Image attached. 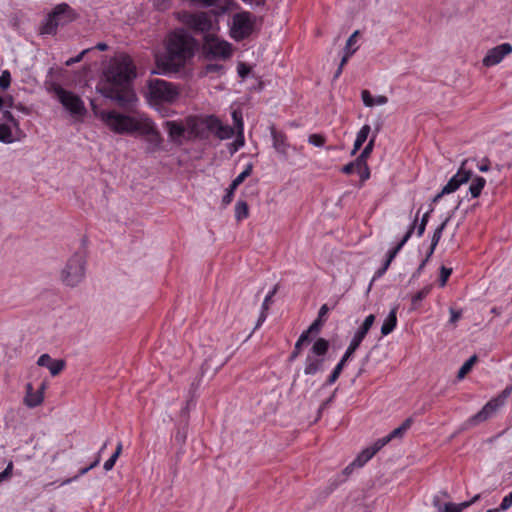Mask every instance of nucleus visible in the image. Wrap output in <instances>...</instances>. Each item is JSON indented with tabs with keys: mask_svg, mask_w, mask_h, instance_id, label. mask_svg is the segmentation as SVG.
Listing matches in <instances>:
<instances>
[{
	"mask_svg": "<svg viewBox=\"0 0 512 512\" xmlns=\"http://www.w3.org/2000/svg\"><path fill=\"white\" fill-rule=\"evenodd\" d=\"M136 68L132 59L125 54L113 57L103 69L97 90L104 97L115 101L119 106L132 108L138 98L132 88Z\"/></svg>",
	"mask_w": 512,
	"mask_h": 512,
	"instance_id": "1",
	"label": "nucleus"
},
{
	"mask_svg": "<svg viewBox=\"0 0 512 512\" xmlns=\"http://www.w3.org/2000/svg\"><path fill=\"white\" fill-rule=\"evenodd\" d=\"M95 117L110 131L120 135L139 134L149 137V150L156 151L162 144L156 124L145 114H125L117 110L93 107Z\"/></svg>",
	"mask_w": 512,
	"mask_h": 512,
	"instance_id": "2",
	"label": "nucleus"
},
{
	"mask_svg": "<svg viewBox=\"0 0 512 512\" xmlns=\"http://www.w3.org/2000/svg\"><path fill=\"white\" fill-rule=\"evenodd\" d=\"M165 53L155 55L156 69L159 75H171L179 72L193 57L194 40L184 31L175 30L165 40Z\"/></svg>",
	"mask_w": 512,
	"mask_h": 512,
	"instance_id": "3",
	"label": "nucleus"
},
{
	"mask_svg": "<svg viewBox=\"0 0 512 512\" xmlns=\"http://www.w3.org/2000/svg\"><path fill=\"white\" fill-rule=\"evenodd\" d=\"M86 276V258L81 252L73 253L59 272V280L67 287H77Z\"/></svg>",
	"mask_w": 512,
	"mask_h": 512,
	"instance_id": "4",
	"label": "nucleus"
},
{
	"mask_svg": "<svg viewBox=\"0 0 512 512\" xmlns=\"http://www.w3.org/2000/svg\"><path fill=\"white\" fill-rule=\"evenodd\" d=\"M49 92L62 105L63 109L74 121H82L86 115V107L82 98L76 93L64 89L58 84H53Z\"/></svg>",
	"mask_w": 512,
	"mask_h": 512,
	"instance_id": "5",
	"label": "nucleus"
},
{
	"mask_svg": "<svg viewBox=\"0 0 512 512\" xmlns=\"http://www.w3.org/2000/svg\"><path fill=\"white\" fill-rule=\"evenodd\" d=\"M180 95L179 89L173 83L161 79L149 81L147 98L152 106L160 103H173Z\"/></svg>",
	"mask_w": 512,
	"mask_h": 512,
	"instance_id": "6",
	"label": "nucleus"
},
{
	"mask_svg": "<svg viewBox=\"0 0 512 512\" xmlns=\"http://www.w3.org/2000/svg\"><path fill=\"white\" fill-rule=\"evenodd\" d=\"M328 349L329 342L324 338H318L313 343L304 363L306 375H315L323 370Z\"/></svg>",
	"mask_w": 512,
	"mask_h": 512,
	"instance_id": "7",
	"label": "nucleus"
},
{
	"mask_svg": "<svg viewBox=\"0 0 512 512\" xmlns=\"http://www.w3.org/2000/svg\"><path fill=\"white\" fill-rule=\"evenodd\" d=\"M75 18L73 10L67 4L57 5L48 15L41 27L42 34H53L58 26L65 25Z\"/></svg>",
	"mask_w": 512,
	"mask_h": 512,
	"instance_id": "8",
	"label": "nucleus"
},
{
	"mask_svg": "<svg viewBox=\"0 0 512 512\" xmlns=\"http://www.w3.org/2000/svg\"><path fill=\"white\" fill-rule=\"evenodd\" d=\"M254 27L255 17L251 13H237L230 24V36L236 41H241L252 34Z\"/></svg>",
	"mask_w": 512,
	"mask_h": 512,
	"instance_id": "9",
	"label": "nucleus"
},
{
	"mask_svg": "<svg viewBox=\"0 0 512 512\" xmlns=\"http://www.w3.org/2000/svg\"><path fill=\"white\" fill-rule=\"evenodd\" d=\"M204 49L212 58L226 60L232 56V45L213 34H207L204 40Z\"/></svg>",
	"mask_w": 512,
	"mask_h": 512,
	"instance_id": "10",
	"label": "nucleus"
},
{
	"mask_svg": "<svg viewBox=\"0 0 512 512\" xmlns=\"http://www.w3.org/2000/svg\"><path fill=\"white\" fill-rule=\"evenodd\" d=\"M4 122L0 123V142L11 144L19 142L25 137V133L20 128L18 121L10 112H5Z\"/></svg>",
	"mask_w": 512,
	"mask_h": 512,
	"instance_id": "11",
	"label": "nucleus"
},
{
	"mask_svg": "<svg viewBox=\"0 0 512 512\" xmlns=\"http://www.w3.org/2000/svg\"><path fill=\"white\" fill-rule=\"evenodd\" d=\"M186 119L190 140L204 139L210 132V125L215 123L214 116H189Z\"/></svg>",
	"mask_w": 512,
	"mask_h": 512,
	"instance_id": "12",
	"label": "nucleus"
},
{
	"mask_svg": "<svg viewBox=\"0 0 512 512\" xmlns=\"http://www.w3.org/2000/svg\"><path fill=\"white\" fill-rule=\"evenodd\" d=\"M511 390V388H506L500 395L488 401L484 407L472 417L471 421L474 423H480L491 418L504 405L506 399L511 393Z\"/></svg>",
	"mask_w": 512,
	"mask_h": 512,
	"instance_id": "13",
	"label": "nucleus"
},
{
	"mask_svg": "<svg viewBox=\"0 0 512 512\" xmlns=\"http://www.w3.org/2000/svg\"><path fill=\"white\" fill-rule=\"evenodd\" d=\"M179 19L190 28L203 33H208L214 30L215 24L212 22L209 15L203 12L194 14L186 12L180 13Z\"/></svg>",
	"mask_w": 512,
	"mask_h": 512,
	"instance_id": "14",
	"label": "nucleus"
},
{
	"mask_svg": "<svg viewBox=\"0 0 512 512\" xmlns=\"http://www.w3.org/2000/svg\"><path fill=\"white\" fill-rule=\"evenodd\" d=\"M164 128L167 131L169 141L176 145H183L184 143L191 141L186 119L180 121H165Z\"/></svg>",
	"mask_w": 512,
	"mask_h": 512,
	"instance_id": "15",
	"label": "nucleus"
},
{
	"mask_svg": "<svg viewBox=\"0 0 512 512\" xmlns=\"http://www.w3.org/2000/svg\"><path fill=\"white\" fill-rule=\"evenodd\" d=\"M512 53V45L510 43H501L488 49L482 59V65L490 68L500 64L507 56Z\"/></svg>",
	"mask_w": 512,
	"mask_h": 512,
	"instance_id": "16",
	"label": "nucleus"
},
{
	"mask_svg": "<svg viewBox=\"0 0 512 512\" xmlns=\"http://www.w3.org/2000/svg\"><path fill=\"white\" fill-rule=\"evenodd\" d=\"M466 162L462 164L458 172L448 181L442 188L441 192L434 198V202L438 201L443 195L453 193L462 184L467 183L471 178V171L465 168Z\"/></svg>",
	"mask_w": 512,
	"mask_h": 512,
	"instance_id": "17",
	"label": "nucleus"
},
{
	"mask_svg": "<svg viewBox=\"0 0 512 512\" xmlns=\"http://www.w3.org/2000/svg\"><path fill=\"white\" fill-rule=\"evenodd\" d=\"M466 162L462 164L458 172L448 181L442 188L441 192L434 198V202L438 201L443 195L453 193L462 184L467 183L471 178V171L465 168Z\"/></svg>",
	"mask_w": 512,
	"mask_h": 512,
	"instance_id": "18",
	"label": "nucleus"
},
{
	"mask_svg": "<svg viewBox=\"0 0 512 512\" xmlns=\"http://www.w3.org/2000/svg\"><path fill=\"white\" fill-rule=\"evenodd\" d=\"M45 383H42L38 390H34L32 384L26 385V394L23 399L24 404L29 408H34L42 404L44 400Z\"/></svg>",
	"mask_w": 512,
	"mask_h": 512,
	"instance_id": "19",
	"label": "nucleus"
},
{
	"mask_svg": "<svg viewBox=\"0 0 512 512\" xmlns=\"http://www.w3.org/2000/svg\"><path fill=\"white\" fill-rule=\"evenodd\" d=\"M232 118H233V121L235 124V129H236V139L231 144L230 150H231V152H236L240 148H242L245 144L244 123H243L242 113L238 110H234L232 112Z\"/></svg>",
	"mask_w": 512,
	"mask_h": 512,
	"instance_id": "20",
	"label": "nucleus"
},
{
	"mask_svg": "<svg viewBox=\"0 0 512 512\" xmlns=\"http://www.w3.org/2000/svg\"><path fill=\"white\" fill-rule=\"evenodd\" d=\"M375 321V316L373 314L368 315L363 323L360 325V327L356 330L354 333L349 346L353 347L354 349H357L365 336L367 335L368 331L372 327L373 323Z\"/></svg>",
	"mask_w": 512,
	"mask_h": 512,
	"instance_id": "21",
	"label": "nucleus"
},
{
	"mask_svg": "<svg viewBox=\"0 0 512 512\" xmlns=\"http://www.w3.org/2000/svg\"><path fill=\"white\" fill-rule=\"evenodd\" d=\"M37 364L46 367L52 376L58 375L65 367V361L62 359H53L49 354H42Z\"/></svg>",
	"mask_w": 512,
	"mask_h": 512,
	"instance_id": "22",
	"label": "nucleus"
},
{
	"mask_svg": "<svg viewBox=\"0 0 512 512\" xmlns=\"http://www.w3.org/2000/svg\"><path fill=\"white\" fill-rule=\"evenodd\" d=\"M271 138L272 146L275 149V151L286 159L288 157V152L291 147L290 144L287 142L286 136L273 128L271 129Z\"/></svg>",
	"mask_w": 512,
	"mask_h": 512,
	"instance_id": "23",
	"label": "nucleus"
},
{
	"mask_svg": "<svg viewBox=\"0 0 512 512\" xmlns=\"http://www.w3.org/2000/svg\"><path fill=\"white\" fill-rule=\"evenodd\" d=\"M359 32L355 31L347 40L345 48H344V55L341 59L340 66L338 68L336 76H338L342 72V68L347 63L348 59L357 51L358 46L357 44V37Z\"/></svg>",
	"mask_w": 512,
	"mask_h": 512,
	"instance_id": "24",
	"label": "nucleus"
},
{
	"mask_svg": "<svg viewBox=\"0 0 512 512\" xmlns=\"http://www.w3.org/2000/svg\"><path fill=\"white\" fill-rule=\"evenodd\" d=\"M214 121L215 123L210 125V132H213L219 139L227 140L235 134V130L231 126L223 124L215 116Z\"/></svg>",
	"mask_w": 512,
	"mask_h": 512,
	"instance_id": "25",
	"label": "nucleus"
},
{
	"mask_svg": "<svg viewBox=\"0 0 512 512\" xmlns=\"http://www.w3.org/2000/svg\"><path fill=\"white\" fill-rule=\"evenodd\" d=\"M361 98L363 104L369 108L384 106L388 103V98L385 95H372L368 90L361 92Z\"/></svg>",
	"mask_w": 512,
	"mask_h": 512,
	"instance_id": "26",
	"label": "nucleus"
},
{
	"mask_svg": "<svg viewBox=\"0 0 512 512\" xmlns=\"http://www.w3.org/2000/svg\"><path fill=\"white\" fill-rule=\"evenodd\" d=\"M397 311H398V305H394L387 317L384 319L382 327H381V334L382 336L389 335L397 326Z\"/></svg>",
	"mask_w": 512,
	"mask_h": 512,
	"instance_id": "27",
	"label": "nucleus"
},
{
	"mask_svg": "<svg viewBox=\"0 0 512 512\" xmlns=\"http://www.w3.org/2000/svg\"><path fill=\"white\" fill-rule=\"evenodd\" d=\"M414 227L410 228V230L405 234L403 239L400 241V243L391 251L388 253V258L383 266V268L378 272L379 276L382 275L389 267L392 260L396 257L397 253L401 250V248L404 246V244L408 241L410 238Z\"/></svg>",
	"mask_w": 512,
	"mask_h": 512,
	"instance_id": "28",
	"label": "nucleus"
},
{
	"mask_svg": "<svg viewBox=\"0 0 512 512\" xmlns=\"http://www.w3.org/2000/svg\"><path fill=\"white\" fill-rule=\"evenodd\" d=\"M469 180L471 182L469 185L468 193L470 194L471 198H477L481 194L485 186L486 180L481 176H473L472 173L471 178Z\"/></svg>",
	"mask_w": 512,
	"mask_h": 512,
	"instance_id": "29",
	"label": "nucleus"
},
{
	"mask_svg": "<svg viewBox=\"0 0 512 512\" xmlns=\"http://www.w3.org/2000/svg\"><path fill=\"white\" fill-rule=\"evenodd\" d=\"M375 455L374 451L371 449V447H367L363 449L357 457L353 460V462L346 468H360L364 466L373 456Z\"/></svg>",
	"mask_w": 512,
	"mask_h": 512,
	"instance_id": "30",
	"label": "nucleus"
},
{
	"mask_svg": "<svg viewBox=\"0 0 512 512\" xmlns=\"http://www.w3.org/2000/svg\"><path fill=\"white\" fill-rule=\"evenodd\" d=\"M371 132V127L368 124H365L361 127L356 135V139L354 141L353 149L351 151L352 155H355L356 152L361 148L364 142L367 140L369 134Z\"/></svg>",
	"mask_w": 512,
	"mask_h": 512,
	"instance_id": "31",
	"label": "nucleus"
},
{
	"mask_svg": "<svg viewBox=\"0 0 512 512\" xmlns=\"http://www.w3.org/2000/svg\"><path fill=\"white\" fill-rule=\"evenodd\" d=\"M379 129H380L379 127L376 128L375 133L372 135V137L369 140L368 144L366 145V147L363 149V151L361 152V154L357 158V165H362V164L366 163L367 158L370 156V154L373 151L374 143H375L376 136H377V133H378Z\"/></svg>",
	"mask_w": 512,
	"mask_h": 512,
	"instance_id": "32",
	"label": "nucleus"
},
{
	"mask_svg": "<svg viewBox=\"0 0 512 512\" xmlns=\"http://www.w3.org/2000/svg\"><path fill=\"white\" fill-rule=\"evenodd\" d=\"M413 423L412 418L406 419L398 428L394 429L391 433L388 434L390 440L395 438H402L404 434L408 431Z\"/></svg>",
	"mask_w": 512,
	"mask_h": 512,
	"instance_id": "33",
	"label": "nucleus"
},
{
	"mask_svg": "<svg viewBox=\"0 0 512 512\" xmlns=\"http://www.w3.org/2000/svg\"><path fill=\"white\" fill-rule=\"evenodd\" d=\"M447 221L448 220H445L440 226H438L435 229V231L433 233V236H432L431 247H430V250H429V253H428V257H430L433 254V252H434V250H435V248H436V246H437V244H438V242H439V240H440V238L442 236V232H443V230H444V228L446 226Z\"/></svg>",
	"mask_w": 512,
	"mask_h": 512,
	"instance_id": "34",
	"label": "nucleus"
},
{
	"mask_svg": "<svg viewBox=\"0 0 512 512\" xmlns=\"http://www.w3.org/2000/svg\"><path fill=\"white\" fill-rule=\"evenodd\" d=\"M253 171V164L248 163L244 170L232 181V189H237V187L248 177L251 175Z\"/></svg>",
	"mask_w": 512,
	"mask_h": 512,
	"instance_id": "35",
	"label": "nucleus"
},
{
	"mask_svg": "<svg viewBox=\"0 0 512 512\" xmlns=\"http://www.w3.org/2000/svg\"><path fill=\"white\" fill-rule=\"evenodd\" d=\"M469 507V503H446L443 506L438 507L439 512H462L464 509Z\"/></svg>",
	"mask_w": 512,
	"mask_h": 512,
	"instance_id": "36",
	"label": "nucleus"
},
{
	"mask_svg": "<svg viewBox=\"0 0 512 512\" xmlns=\"http://www.w3.org/2000/svg\"><path fill=\"white\" fill-rule=\"evenodd\" d=\"M476 361V355L471 356L467 361H465V363L461 366V368L458 371V379H463L466 376V374H468L471 371Z\"/></svg>",
	"mask_w": 512,
	"mask_h": 512,
	"instance_id": "37",
	"label": "nucleus"
},
{
	"mask_svg": "<svg viewBox=\"0 0 512 512\" xmlns=\"http://www.w3.org/2000/svg\"><path fill=\"white\" fill-rule=\"evenodd\" d=\"M432 290V285H427L423 287L420 291H418L413 297H412V305L413 309H416L418 307V303H420L423 299H425L429 293Z\"/></svg>",
	"mask_w": 512,
	"mask_h": 512,
	"instance_id": "38",
	"label": "nucleus"
},
{
	"mask_svg": "<svg viewBox=\"0 0 512 512\" xmlns=\"http://www.w3.org/2000/svg\"><path fill=\"white\" fill-rule=\"evenodd\" d=\"M275 291L276 290L274 288L272 291H270L266 295V297H265V299L263 301V304H262V312H261L260 318L258 320L257 327L260 326L265 321V319H266V312L265 311L268 310L270 302H271V299H272L273 295L275 294Z\"/></svg>",
	"mask_w": 512,
	"mask_h": 512,
	"instance_id": "39",
	"label": "nucleus"
},
{
	"mask_svg": "<svg viewBox=\"0 0 512 512\" xmlns=\"http://www.w3.org/2000/svg\"><path fill=\"white\" fill-rule=\"evenodd\" d=\"M235 216L237 220H242L248 216V205L244 201H238L235 205Z\"/></svg>",
	"mask_w": 512,
	"mask_h": 512,
	"instance_id": "40",
	"label": "nucleus"
},
{
	"mask_svg": "<svg viewBox=\"0 0 512 512\" xmlns=\"http://www.w3.org/2000/svg\"><path fill=\"white\" fill-rule=\"evenodd\" d=\"M343 367H344V365L340 362L335 366L334 370L328 377V380H327L328 385L333 384L338 379L339 375L341 374V372L343 370Z\"/></svg>",
	"mask_w": 512,
	"mask_h": 512,
	"instance_id": "41",
	"label": "nucleus"
},
{
	"mask_svg": "<svg viewBox=\"0 0 512 512\" xmlns=\"http://www.w3.org/2000/svg\"><path fill=\"white\" fill-rule=\"evenodd\" d=\"M452 273V269L451 268H447L445 266H442L441 269H440V277H439V285L441 287H444L447 283V280L449 278V276L451 275Z\"/></svg>",
	"mask_w": 512,
	"mask_h": 512,
	"instance_id": "42",
	"label": "nucleus"
},
{
	"mask_svg": "<svg viewBox=\"0 0 512 512\" xmlns=\"http://www.w3.org/2000/svg\"><path fill=\"white\" fill-rule=\"evenodd\" d=\"M10 83H11V74L8 70H5L0 75V87L3 90H6L10 86Z\"/></svg>",
	"mask_w": 512,
	"mask_h": 512,
	"instance_id": "43",
	"label": "nucleus"
},
{
	"mask_svg": "<svg viewBox=\"0 0 512 512\" xmlns=\"http://www.w3.org/2000/svg\"><path fill=\"white\" fill-rule=\"evenodd\" d=\"M390 438L389 436H385L383 438H380L378 439L377 441H375L373 443L371 447V449L374 451V453L376 454L381 448H383L386 444H388L390 442Z\"/></svg>",
	"mask_w": 512,
	"mask_h": 512,
	"instance_id": "44",
	"label": "nucleus"
},
{
	"mask_svg": "<svg viewBox=\"0 0 512 512\" xmlns=\"http://www.w3.org/2000/svg\"><path fill=\"white\" fill-rule=\"evenodd\" d=\"M511 506H512V491L502 499L500 506L497 508L500 512H504V511L508 510Z\"/></svg>",
	"mask_w": 512,
	"mask_h": 512,
	"instance_id": "45",
	"label": "nucleus"
},
{
	"mask_svg": "<svg viewBox=\"0 0 512 512\" xmlns=\"http://www.w3.org/2000/svg\"><path fill=\"white\" fill-rule=\"evenodd\" d=\"M153 7L158 11H165L170 7V0H152Z\"/></svg>",
	"mask_w": 512,
	"mask_h": 512,
	"instance_id": "46",
	"label": "nucleus"
},
{
	"mask_svg": "<svg viewBox=\"0 0 512 512\" xmlns=\"http://www.w3.org/2000/svg\"><path fill=\"white\" fill-rule=\"evenodd\" d=\"M308 142L316 147H321L324 145V138L321 135L313 134L309 136Z\"/></svg>",
	"mask_w": 512,
	"mask_h": 512,
	"instance_id": "47",
	"label": "nucleus"
},
{
	"mask_svg": "<svg viewBox=\"0 0 512 512\" xmlns=\"http://www.w3.org/2000/svg\"><path fill=\"white\" fill-rule=\"evenodd\" d=\"M308 340V336H307V333H302L301 336L299 337V339L297 340L296 344H295V352H294V355L293 357H295L296 355H298L299 351H300V347Z\"/></svg>",
	"mask_w": 512,
	"mask_h": 512,
	"instance_id": "48",
	"label": "nucleus"
},
{
	"mask_svg": "<svg viewBox=\"0 0 512 512\" xmlns=\"http://www.w3.org/2000/svg\"><path fill=\"white\" fill-rule=\"evenodd\" d=\"M13 470V463L9 462L7 467L0 473V483L5 480L6 478H9L12 474Z\"/></svg>",
	"mask_w": 512,
	"mask_h": 512,
	"instance_id": "49",
	"label": "nucleus"
},
{
	"mask_svg": "<svg viewBox=\"0 0 512 512\" xmlns=\"http://www.w3.org/2000/svg\"><path fill=\"white\" fill-rule=\"evenodd\" d=\"M89 470H90L89 467H85V468L81 469L78 475H76V476H74L72 478L65 479L61 483V485H68V484L72 483L73 481H76L80 476L85 475Z\"/></svg>",
	"mask_w": 512,
	"mask_h": 512,
	"instance_id": "50",
	"label": "nucleus"
},
{
	"mask_svg": "<svg viewBox=\"0 0 512 512\" xmlns=\"http://www.w3.org/2000/svg\"><path fill=\"white\" fill-rule=\"evenodd\" d=\"M117 459V454H112V456L108 460H106L103 465L105 471H110L114 467Z\"/></svg>",
	"mask_w": 512,
	"mask_h": 512,
	"instance_id": "51",
	"label": "nucleus"
},
{
	"mask_svg": "<svg viewBox=\"0 0 512 512\" xmlns=\"http://www.w3.org/2000/svg\"><path fill=\"white\" fill-rule=\"evenodd\" d=\"M236 189H232V183L230 184L229 188L227 189V192L226 194L224 195L223 197V203L224 204H229L231 203L233 197H234V191Z\"/></svg>",
	"mask_w": 512,
	"mask_h": 512,
	"instance_id": "52",
	"label": "nucleus"
},
{
	"mask_svg": "<svg viewBox=\"0 0 512 512\" xmlns=\"http://www.w3.org/2000/svg\"><path fill=\"white\" fill-rule=\"evenodd\" d=\"M356 351V349H354L353 347L351 346H348L346 352L344 353L342 359L340 360V363H342L343 365H345V363L352 357L353 353Z\"/></svg>",
	"mask_w": 512,
	"mask_h": 512,
	"instance_id": "53",
	"label": "nucleus"
},
{
	"mask_svg": "<svg viewBox=\"0 0 512 512\" xmlns=\"http://www.w3.org/2000/svg\"><path fill=\"white\" fill-rule=\"evenodd\" d=\"M356 351V349H354L353 347L351 346H348L346 352L344 353L342 359L340 360V363H342L343 365H345V363L352 357L353 353Z\"/></svg>",
	"mask_w": 512,
	"mask_h": 512,
	"instance_id": "54",
	"label": "nucleus"
},
{
	"mask_svg": "<svg viewBox=\"0 0 512 512\" xmlns=\"http://www.w3.org/2000/svg\"><path fill=\"white\" fill-rule=\"evenodd\" d=\"M361 166L362 165H357V160H356L354 163H349V164L345 165L342 168V171L345 174H351L352 172H354L355 168H359Z\"/></svg>",
	"mask_w": 512,
	"mask_h": 512,
	"instance_id": "55",
	"label": "nucleus"
},
{
	"mask_svg": "<svg viewBox=\"0 0 512 512\" xmlns=\"http://www.w3.org/2000/svg\"><path fill=\"white\" fill-rule=\"evenodd\" d=\"M461 317V312L460 311H456L454 309H450V320L449 322L454 324L456 323Z\"/></svg>",
	"mask_w": 512,
	"mask_h": 512,
	"instance_id": "56",
	"label": "nucleus"
},
{
	"mask_svg": "<svg viewBox=\"0 0 512 512\" xmlns=\"http://www.w3.org/2000/svg\"><path fill=\"white\" fill-rule=\"evenodd\" d=\"M358 169H359L360 176L363 180H366L369 178V170H368L366 163L362 164V166L359 167Z\"/></svg>",
	"mask_w": 512,
	"mask_h": 512,
	"instance_id": "57",
	"label": "nucleus"
},
{
	"mask_svg": "<svg viewBox=\"0 0 512 512\" xmlns=\"http://www.w3.org/2000/svg\"><path fill=\"white\" fill-rule=\"evenodd\" d=\"M237 70L241 77H245L249 73V68L243 63L238 65Z\"/></svg>",
	"mask_w": 512,
	"mask_h": 512,
	"instance_id": "58",
	"label": "nucleus"
},
{
	"mask_svg": "<svg viewBox=\"0 0 512 512\" xmlns=\"http://www.w3.org/2000/svg\"><path fill=\"white\" fill-rule=\"evenodd\" d=\"M88 51V49H85L83 50L78 56H76L75 58H71L70 60L67 61V65H70V64H73V63H76V62H79L83 55Z\"/></svg>",
	"mask_w": 512,
	"mask_h": 512,
	"instance_id": "59",
	"label": "nucleus"
},
{
	"mask_svg": "<svg viewBox=\"0 0 512 512\" xmlns=\"http://www.w3.org/2000/svg\"><path fill=\"white\" fill-rule=\"evenodd\" d=\"M318 329H319V323L317 321H315L313 324H311L309 329L307 331H305L304 333H307V336H308L310 332L318 331Z\"/></svg>",
	"mask_w": 512,
	"mask_h": 512,
	"instance_id": "60",
	"label": "nucleus"
},
{
	"mask_svg": "<svg viewBox=\"0 0 512 512\" xmlns=\"http://www.w3.org/2000/svg\"><path fill=\"white\" fill-rule=\"evenodd\" d=\"M426 225L425 223H420L417 227V236L421 237L425 231Z\"/></svg>",
	"mask_w": 512,
	"mask_h": 512,
	"instance_id": "61",
	"label": "nucleus"
},
{
	"mask_svg": "<svg viewBox=\"0 0 512 512\" xmlns=\"http://www.w3.org/2000/svg\"><path fill=\"white\" fill-rule=\"evenodd\" d=\"M121 452H122V443H121V442H119V443L117 444L116 450H115V452H114L113 454H117V457H119V456H120V454H121Z\"/></svg>",
	"mask_w": 512,
	"mask_h": 512,
	"instance_id": "62",
	"label": "nucleus"
},
{
	"mask_svg": "<svg viewBox=\"0 0 512 512\" xmlns=\"http://www.w3.org/2000/svg\"><path fill=\"white\" fill-rule=\"evenodd\" d=\"M480 499V495L477 494L475 495L470 501H465L464 503H469V506H471L472 504H474L476 501H478Z\"/></svg>",
	"mask_w": 512,
	"mask_h": 512,
	"instance_id": "63",
	"label": "nucleus"
},
{
	"mask_svg": "<svg viewBox=\"0 0 512 512\" xmlns=\"http://www.w3.org/2000/svg\"><path fill=\"white\" fill-rule=\"evenodd\" d=\"M96 48H97V49H99V50L104 51V50H106V49H107V45H106L105 43H98V44L96 45Z\"/></svg>",
	"mask_w": 512,
	"mask_h": 512,
	"instance_id": "64",
	"label": "nucleus"
}]
</instances>
